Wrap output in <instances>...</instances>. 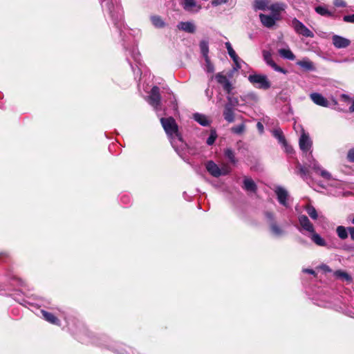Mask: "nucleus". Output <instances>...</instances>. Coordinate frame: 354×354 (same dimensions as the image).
I'll use <instances>...</instances> for the list:
<instances>
[{
    "instance_id": "f257e3e1",
    "label": "nucleus",
    "mask_w": 354,
    "mask_h": 354,
    "mask_svg": "<svg viewBox=\"0 0 354 354\" xmlns=\"http://www.w3.org/2000/svg\"><path fill=\"white\" fill-rule=\"evenodd\" d=\"M160 122L174 149L177 151L178 148H183L184 142L175 120L171 117L162 118Z\"/></svg>"
},
{
    "instance_id": "f03ea898",
    "label": "nucleus",
    "mask_w": 354,
    "mask_h": 354,
    "mask_svg": "<svg viewBox=\"0 0 354 354\" xmlns=\"http://www.w3.org/2000/svg\"><path fill=\"white\" fill-rule=\"evenodd\" d=\"M284 8L285 5L283 3H274L269 6V10L272 12L271 15H259L262 24L266 28L273 27L276 21L280 19V12L284 10Z\"/></svg>"
},
{
    "instance_id": "7ed1b4c3",
    "label": "nucleus",
    "mask_w": 354,
    "mask_h": 354,
    "mask_svg": "<svg viewBox=\"0 0 354 354\" xmlns=\"http://www.w3.org/2000/svg\"><path fill=\"white\" fill-rule=\"evenodd\" d=\"M207 171L214 177H219L228 174L231 169L230 167L225 164L220 168L214 161H207L205 165Z\"/></svg>"
},
{
    "instance_id": "20e7f679",
    "label": "nucleus",
    "mask_w": 354,
    "mask_h": 354,
    "mask_svg": "<svg viewBox=\"0 0 354 354\" xmlns=\"http://www.w3.org/2000/svg\"><path fill=\"white\" fill-rule=\"evenodd\" d=\"M248 80L252 83L255 87L260 89H268L271 86V84L268 80V77L265 75L261 74H253L250 75L248 77Z\"/></svg>"
},
{
    "instance_id": "39448f33",
    "label": "nucleus",
    "mask_w": 354,
    "mask_h": 354,
    "mask_svg": "<svg viewBox=\"0 0 354 354\" xmlns=\"http://www.w3.org/2000/svg\"><path fill=\"white\" fill-rule=\"evenodd\" d=\"M290 26L297 34L306 37H314V33L313 31L308 29L302 22H301L297 19L294 18L291 21Z\"/></svg>"
},
{
    "instance_id": "423d86ee",
    "label": "nucleus",
    "mask_w": 354,
    "mask_h": 354,
    "mask_svg": "<svg viewBox=\"0 0 354 354\" xmlns=\"http://www.w3.org/2000/svg\"><path fill=\"white\" fill-rule=\"evenodd\" d=\"M274 193L277 195L279 203L285 207L289 208L290 207V196L288 192L283 187L277 186L274 189Z\"/></svg>"
},
{
    "instance_id": "0eeeda50",
    "label": "nucleus",
    "mask_w": 354,
    "mask_h": 354,
    "mask_svg": "<svg viewBox=\"0 0 354 354\" xmlns=\"http://www.w3.org/2000/svg\"><path fill=\"white\" fill-rule=\"evenodd\" d=\"M312 160H309L308 167L312 169L317 174L319 175L323 178L330 180L332 178L331 174L323 169L319 162L310 156Z\"/></svg>"
},
{
    "instance_id": "6e6552de",
    "label": "nucleus",
    "mask_w": 354,
    "mask_h": 354,
    "mask_svg": "<svg viewBox=\"0 0 354 354\" xmlns=\"http://www.w3.org/2000/svg\"><path fill=\"white\" fill-rule=\"evenodd\" d=\"M159 91L160 89L158 86H153L151 88L150 95L149 97V103L156 111L160 110V95Z\"/></svg>"
},
{
    "instance_id": "1a4fd4ad",
    "label": "nucleus",
    "mask_w": 354,
    "mask_h": 354,
    "mask_svg": "<svg viewBox=\"0 0 354 354\" xmlns=\"http://www.w3.org/2000/svg\"><path fill=\"white\" fill-rule=\"evenodd\" d=\"M313 142L308 135L305 131L301 129V134L299 140V145L300 149L304 152L306 153L310 150L312 147Z\"/></svg>"
},
{
    "instance_id": "9d476101",
    "label": "nucleus",
    "mask_w": 354,
    "mask_h": 354,
    "mask_svg": "<svg viewBox=\"0 0 354 354\" xmlns=\"http://www.w3.org/2000/svg\"><path fill=\"white\" fill-rule=\"evenodd\" d=\"M265 215L269 221L272 233L276 236H281L284 234V231L274 222V214L272 212H266Z\"/></svg>"
},
{
    "instance_id": "9b49d317",
    "label": "nucleus",
    "mask_w": 354,
    "mask_h": 354,
    "mask_svg": "<svg viewBox=\"0 0 354 354\" xmlns=\"http://www.w3.org/2000/svg\"><path fill=\"white\" fill-rule=\"evenodd\" d=\"M263 59L266 62L268 65L271 66L275 71L286 74L287 73L286 70L283 68L277 66L276 63L272 59V55L270 52L268 50L263 51Z\"/></svg>"
},
{
    "instance_id": "f8f14e48",
    "label": "nucleus",
    "mask_w": 354,
    "mask_h": 354,
    "mask_svg": "<svg viewBox=\"0 0 354 354\" xmlns=\"http://www.w3.org/2000/svg\"><path fill=\"white\" fill-rule=\"evenodd\" d=\"M298 221L301 226V229H299L301 232L304 230L311 234L315 231V228L313 223L310 221V220L306 216L300 215L298 218Z\"/></svg>"
},
{
    "instance_id": "ddd939ff",
    "label": "nucleus",
    "mask_w": 354,
    "mask_h": 354,
    "mask_svg": "<svg viewBox=\"0 0 354 354\" xmlns=\"http://www.w3.org/2000/svg\"><path fill=\"white\" fill-rule=\"evenodd\" d=\"M182 6L185 11L196 13L201 10V6L197 4L196 0H183Z\"/></svg>"
},
{
    "instance_id": "4468645a",
    "label": "nucleus",
    "mask_w": 354,
    "mask_h": 354,
    "mask_svg": "<svg viewBox=\"0 0 354 354\" xmlns=\"http://www.w3.org/2000/svg\"><path fill=\"white\" fill-rule=\"evenodd\" d=\"M332 42L333 46L337 48H344L350 46L351 41L348 39L342 36L334 35L332 37Z\"/></svg>"
},
{
    "instance_id": "2eb2a0df",
    "label": "nucleus",
    "mask_w": 354,
    "mask_h": 354,
    "mask_svg": "<svg viewBox=\"0 0 354 354\" xmlns=\"http://www.w3.org/2000/svg\"><path fill=\"white\" fill-rule=\"evenodd\" d=\"M215 78L218 83L223 86V89L227 93H230L233 87L227 77L225 75H223L222 73H218L216 75Z\"/></svg>"
},
{
    "instance_id": "dca6fc26",
    "label": "nucleus",
    "mask_w": 354,
    "mask_h": 354,
    "mask_svg": "<svg viewBox=\"0 0 354 354\" xmlns=\"http://www.w3.org/2000/svg\"><path fill=\"white\" fill-rule=\"evenodd\" d=\"M310 97L315 104L319 106L327 107L329 105V102L327 99L320 93H313L310 95Z\"/></svg>"
},
{
    "instance_id": "f3484780",
    "label": "nucleus",
    "mask_w": 354,
    "mask_h": 354,
    "mask_svg": "<svg viewBox=\"0 0 354 354\" xmlns=\"http://www.w3.org/2000/svg\"><path fill=\"white\" fill-rule=\"evenodd\" d=\"M296 64L306 71H315V67L313 62H311L308 58L305 57L301 60L297 61Z\"/></svg>"
},
{
    "instance_id": "a211bd4d",
    "label": "nucleus",
    "mask_w": 354,
    "mask_h": 354,
    "mask_svg": "<svg viewBox=\"0 0 354 354\" xmlns=\"http://www.w3.org/2000/svg\"><path fill=\"white\" fill-rule=\"evenodd\" d=\"M177 27L178 29L189 33H194L196 30L194 24L191 21H181L178 24Z\"/></svg>"
},
{
    "instance_id": "6ab92c4d",
    "label": "nucleus",
    "mask_w": 354,
    "mask_h": 354,
    "mask_svg": "<svg viewBox=\"0 0 354 354\" xmlns=\"http://www.w3.org/2000/svg\"><path fill=\"white\" fill-rule=\"evenodd\" d=\"M225 45L227 50V53H228L230 57L232 59V60L235 63L236 67L238 68H241V66L239 64V58L237 56V55L236 54L235 51L234 50L231 44L229 41H227V42H225Z\"/></svg>"
},
{
    "instance_id": "aec40b11",
    "label": "nucleus",
    "mask_w": 354,
    "mask_h": 354,
    "mask_svg": "<svg viewBox=\"0 0 354 354\" xmlns=\"http://www.w3.org/2000/svg\"><path fill=\"white\" fill-rule=\"evenodd\" d=\"M223 115L227 122L231 123L234 121V108L225 105Z\"/></svg>"
},
{
    "instance_id": "412c9836",
    "label": "nucleus",
    "mask_w": 354,
    "mask_h": 354,
    "mask_svg": "<svg viewBox=\"0 0 354 354\" xmlns=\"http://www.w3.org/2000/svg\"><path fill=\"white\" fill-rule=\"evenodd\" d=\"M193 118L201 125L207 127L209 125L210 122L206 115L201 113H194Z\"/></svg>"
},
{
    "instance_id": "4be33fe9",
    "label": "nucleus",
    "mask_w": 354,
    "mask_h": 354,
    "mask_svg": "<svg viewBox=\"0 0 354 354\" xmlns=\"http://www.w3.org/2000/svg\"><path fill=\"white\" fill-rule=\"evenodd\" d=\"M41 313L45 320L49 323L59 325V320L53 314L44 310H41Z\"/></svg>"
},
{
    "instance_id": "5701e85b",
    "label": "nucleus",
    "mask_w": 354,
    "mask_h": 354,
    "mask_svg": "<svg viewBox=\"0 0 354 354\" xmlns=\"http://www.w3.org/2000/svg\"><path fill=\"white\" fill-rule=\"evenodd\" d=\"M312 241H313L316 245L319 246H326V241L317 233L314 231L310 234V236Z\"/></svg>"
},
{
    "instance_id": "b1692460",
    "label": "nucleus",
    "mask_w": 354,
    "mask_h": 354,
    "mask_svg": "<svg viewBox=\"0 0 354 354\" xmlns=\"http://www.w3.org/2000/svg\"><path fill=\"white\" fill-rule=\"evenodd\" d=\"M243 188L248 192H254L257 189V186L252 179L245 178L243 180Z\"/></svg>"
},
{
    "instance_id": "393cba45",
    "label": "nucleus",
    "mask_w": 354,
    "mask_h": 354,
    "mask_svg": "<svg viewBox=\"0 0 354 354\" xmlns=\"http://www.w3.org/2000/svg\"><path fill=\"white\" fill-rule=\"evenodd\" d=\"M278 53L283 58L294 60L295 59V55L289 48H281L278 50Z\"/></svg>"
},
{
    "instance_id": "a878e982",
    "label": "nucleus",
    "mask_w": 354,
    "mask_h": 354,
    "mask_svg": "<svg viewBox=\"0 0 354 354\" xmlns=\"http://www.w3.org/2000/svg\"><path fill=\"white\" fill-rule=\"evenodd\" d=\"M151 21L152 24L158 28H162L165 26V23L162 18L158 15H153L151 17Z\"/></svg>"
},
{
    "instance_id": "bb28decb",
    "label": "nucleus",
    "mask_w": 354,
    "mask_h": 354,
    "mask_svg": "<svg viewBox=\"0 0 354 354\" xmlns=\"http://www.w3.org/2000/svg\"><path fill=\"white\" fill-rule=\"evenodd\" d=\"M254 10H265L266 9L269 10L268 2L266 0H255L254 2Z\"/></svg>"
},
{
    "instance_id": "cd10ccee",
    "label": "nucleus",
    "mask_w": 354,
    "mask_h": 354,
    "mask_svg": "<svg viewBox=\"0 0 354 354\" xmlns=\"http://www.w3.org/2000/svg\"><path fill=\"white\" fill-rule=\"evenodd\" d=\"M317 13L322 16L332 17L333 16V12L329 11L326 6H319L315 8Z\"/></svg>"
},
{
    "instance_id": "c85d7f7f",
    "label": "nucleus",
    "mask_w": 354,
    "mask_h": 354,
    "mask_svg": "<svg viewBox=\"0 0 354 354\" xmlns=\"http://www.w3.org/2000/svg\"><path fill=\"white\" fill-rule=\"evenodd\" d=\"M272 135L276 138L279 142L283 145H286V139L283 136V132L280 129H275L272 131Z\"/></svg>"
},
{
    "instance_id": "c756f323",
    "label": "nucleus",
    "mask_w": 354,
    "mask_h": 354,
    "mask_svg": "<svg viewBox=\"0 0 354 354\" xmlns=\"http://www.w3.org/2000/svg\"><path fill=\"white\" fill-rule=\"evenodd\" d=\"M348 229L342 225H339L336 229V232L339 239L344 240L348 237Z\"/></svg>"
},
{
    "instance_id": "7c9ffc66",
    "label": "nucleus",
    "mask_w": 354,
    "mask_h": 354,
    "mask_svg": "<svg viewBox=\"0 0 354 354\" xmlns=\"http://www.w3.org/2000/svg\"><path fill=\"white\" fill-rule=\"evenodd\" d=\"M305 209L312 219L316 220L317 218V212L313 206L308 205L306 206Z\"/></svg>"
},
{
    "instance_id": "2f4dec72",
    "label": "nucleus",
    "mask_w": 354,
    "mask_h": 354,
    "mask_svg": "<svg viewBox=\"0 0 354 354\" xmlns=\"http://www.w3.org/2000/svg\"><path fill=\"white\" fill-rule=\"evenodd\" d=\"M200 49L202 55L205 58L209 57H208V52H209V46L207 41H201L200 42Z\"/></svg>"
},
{
    "instance_id": "473e14b6",
    "label": "nucleus",
    "mask_w": 354,
    "mask_h": 354,
    "mask_svg": "<svg viewBox=\"0 0 354 354\" xmlns=\"http://www.w3.org/2000/svg\"><path fill=\"white\" fill-rule=\"evenodd\" d=\"M227 102L225 104L226 106H229L230 107L234 108L239 105V100L237 97L227 96Z\"/></svg>"
},
{
    "instance_id": "72a5a7b5",
    "label": "nucleus",
    "mask_w": 354,
    "mask_h": 354,
    "mask_svg": "<svg viewBox=\"0 0 354 354\" xmlns=\"http://www.w3.org/2000/svg\"><path fill=\"white\" fill-rule=\"evenodd\" d=\"M225 156L230 160V162L235 164L236 162V160L235 158L234 151L230 149H227L225 150Z\"/></svg>"
},
{
    "instance_id": "f704fd0d",
    "label": "nucleus",
    "mask_w": 354,
    "mask_h": 354,
    "mask_svg": "<svg viewBox=\"0 0 354 354\" xmlns=\"http://www.w3.org/2000/svg\"><path fill=\"white\" fill-rule=\"evenodd\" d=\"M335 275L337 277L342 278L346 281H351L352 280L351 276L346 272L342 270H337L335 272Z\"/></svg>"
},
{
    "instance_id": "c9c22d12",
    "label": "nucleus",
    "mask_w": 354,
    "mask_h": 354,
    "mask_svg": "<svg viewBox=\"0 0 354 354\" xmlns=\"http://www.w3.org/2000/svg\"><path fill=\"white\" fill-rule=\"evenodd\" d=\"M245 126L244 124H241L239 125L233 127L231 129V131L232 133H234L235 134H238V135L243 133L245 131Z\"/></svg>"
},
{
    "instance_id": "e433bc0d",
    "label": "nucleus",
    "mask_w": 354,
    "mask_h": 354,
    "mask_svg": "<svg viewBox=\"0 0 354 354\" xmlns=\"http://www.w3.org/2000/svg\"><path fill=\"white\" fill-rule=\"evenodd\" d=\"M216 138H217L216 131L214 129H212L210 131V135L207 140V144L208 145H212L214 143Z\"/></svg>"
},
{
    "instance_id": "4c0bfd02",
    "label": "nucleus",
    "mask_w": 354,
    "mask_h": 354,
    "mask_svg": "<svg viewBox=\"0 0 354 354\" xmlns=\"http://www.w3.org/2000/svg\"><path fill=\"white\" fill-rule=\"evenodd\" d=\"M206 62V71L208 73H213L214 71V66L211 64L209 57L205 58Z\"/></svg>"
},
{
    "instance_id": "58836bf2",
    "label": "nucleus",
    "mask_w": 354,
    "mask_h": 354,
    "mask_svg": "<svg viewBox=\"0 0 354 354\" xmlns=\"http://www.w3.org/2000/svg\"><path fill=\"white\" fill-rule=\"evenodd\" d=\"M131 57L137 63L140 64V55L138 51L136 49L133 50L131 52Z\"/></svg>"
},
{
    "instance_id": "ea45409f",
    "label": "nucleus",
    "mask_w": 354,
    "mask_h": 354,
    "mask_svg": "<svg viewBox=\"0 0 354 354\" xmlns=\"http://www.w3.org/2000/svg\"><path fill=\"white\" fill-rule=\"evenodd\" d=\"M298 168H299V174L300 175L302 176V177H304L307 175L308 174V169L305 167H303L301 166V165H298Z\"/></svg>"
},
{
    "instance_id": "a19ab883",
    "label": "nucleus",
    "mask_w": 354,
    "mask_h": 354,
    "mask_svg": "<svg viewBox=\"0 0 354 354\" xmlns=\"http://www.w3.org/2000/svg\"><path fill=\"white\" fill-rule=\"evenodd\" d=\"M102 6L104 7V5H102ZM104 6H106V8H107V10H109V13H110V15H111V17L113 18V20H115V16H114V15L113 14V12H112V10H111V8H112V7H113L112 3H111V2H109V1H107V2L105 3Z\"/></svg>"
},
{
    "instance_id": "79ce46f5",
    "label": "nucleus",
    "mask_w": 354,
    "mask_h": 354,
    "mask_svg": "<svg viewBox=\"0 0 354 354\" xmlns=\"http://www.w3.org/2000/svg\"><path fill=\"white\" fill-rule=\"evenodd\" d=\"M333 3L336 7L344 8L346 6V3L344 0H334Z\"/></svg>"
},
{
    "instance_id": "37998d69",
    "label": "nucleus",
    "mask_w": 354,
    "mask_h": 354,
    "mask_svg": "<svg viewBox=\"0 0 354 354\" xmlns=\"http://www.w3.org/2000/svg\"><path fill=\"white\" fill-rule=\"evenodd\" d=\"M347 158L350 162H354V148L348 151L347 154Z\"/></svg>"
},
{
    "instance_id": "c03bdc74",
    "label": "nucleus",
    "mask_w": 354,
    "mask_h": 354,
    "mask_svg": "<svg viewBox=\"0 0 354 354\" xmlns=\"http://www.w3.org/2000/svg\"><path fill=\"white\" fill-rule=\"evenodd\" d=\"M344 21L349 23H354V14L351 15H346L343 18Z\"/></svg>"
},
{
    "instance_id": "a18cd8bd",
    "label": "nucleus",
    "mask_w": 354,
    "mask_h": 354,
    "mask_svg": "<svg viewBox=\"0 0 354 354\" xmlns=\"http://www.w3.org/2000/svg\"><path fill=\"white\" fill-rule=\"evenodd\" d=\"M228 1V0H212V4L214 6H217L218 5H221L222 3H225Z\"/></svg>"
},
{
    "instance_id": "49530a36",
    "label": "nucleus",
    "mask_w": 354,
    "mask_h": 354,
    "mask_svg": "<svg viewBox=\"0 0 354 354\" xmlns=\"http://www.w3.org/2000/svg\"><path fill=\"white\" fill-rule=\"evenodd\" d=\"M348 230L350 233L351 238L353 241H354V227H348Z\"/></svg>"
},
{
    "instance_id": "de8ad7c7",
    "label": "nucleus",
    "mask_w": 354,
    "mask_h": 354,
    "mask_svg": "<svg viewBox=\"0 0 354 354\" xmlns=\"http://www.w3.org/2000/svg\"><path fill=\"white\" fill-rule=\"evenodd\" d=\"M257 129H258V130L259 131L260 133H263V125L260 122H257Z\"/></svg>"
},
{
    "instance_id": "09e8293b",
    "label": "nucleus",
    "mask_w": 354,
    "mask_h": 354,
    "mask_svg": "<svg viewBox=\"0 0 354 354\" xmlns=\"http://www.w3.org/2000/svg\"><path fill=\"white\" fill-rule=\"evenodd\" d=\"M303 272L305 273L310 274H315V271L312 269L305 268V269H303Z\"/></svg>"
},
{
    "instance_id": "8fccbe9b",
    "label": "nucleus",
    "mask_w": 354,
    "mask_h": 354,
    "mask_svg": "<svg viewBox=\"0 0 354 354\" xmlns=\"http://www.w3.org/2000/svg\"><path fill=\"white\" fill-rule=\"evenodd\" d=\"M349 110L351 112L354 111V100L353 101V103H352L351 106H350Z\"/></svg>"
},
{
    "instance_id": "3c124183",
    "label": "nucleus",
    "mask_w": 354,
    "mask_h": 354,
    "mask_svg": "<svg viewBox=\"0 0 354 354\" xmlns=\"http://www.w3.org/2000/svg\"><path fill=\"white\" fill-rule=\"evenodd\" d=\"M323 268H324V269L325 270L330 271V270L329 269V268H328L327 266H324V267H323Z\"/></svg>"
},
{
    "instance_id": "603ef678",
    "label": "nucleus",
    "mask_w": 354,
    "mask_h": 354,
    "mask_svg": "<svg viewBox=\"0 0 354 354\" xmlns=\"http://www.w3.org/2000/svg\"><path fill=\"white\" fill-rule=\"evenodd\" d=\"M352 223L354 225V218L352 220Z\"/></svg>"
},
{
    "instance_id": "864d4df0",
    "label": "nucleus",
    "mask_w": 354,
    "mask_h": 354,
    "mask_svg": "<svg viewBox=\"0 0 354 354\" xmlns=\"http://www.w3.org/2000/svg\"><path fill=\"white\" fill-rule=\"evenodd\" d=\"M291 151H292V149L291 150L287 149V152H290Z\"/></svg>"
}]
</instances>
